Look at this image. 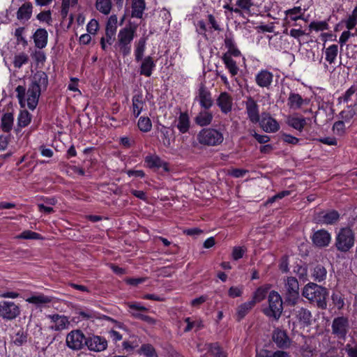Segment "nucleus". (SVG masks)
Masks as SVG:
<instances>
[{
  "label": "nucleus",
  "mask_w": 357,
  "mask_h": 357,
  "mask_svg": "<svg viewBox=\"0 0 357 357\" xmlns=\"http://www.w3.org/2000/svg\"><path fill=\"white\" fill-rule=\"evenodd\" d=\"M47 85L48 77L47 74L43 71H37L31 78V83L26 93H25L26 89L24 86H18L16 88L17 97L20 104H23L26 95L27 106L30 109L33 110L38 105L41 93L46 91Z\"/></svg>",
  "instance_id": "f257e3e1"
},
{
  "label": "nucleus",
  "mask_w": 357,
  "mask_h": 357,
  "mask_svg": "<svg viewBox=\"0 0 357 357\" xmlns=\"http://www.w3.org/2000/svg\"><path fill=\"white\" fill-rule=\"evenodd\" d=\"M303 296L310 301L315 302L321 308L326 307V289L315 283L310 282L305 286Z\"/></svg>",
  "instance_id": "f03ea898"
},
{
  "label": "nucleus",
  "mask_w": 357,
  "mask_h": 357,
  "mask_svg": "<svg viewBox=\"0 0 357 357\" xmlns=\"http://www.w3.org/2000/svg\"><path fill=\"white\" fill-rule=\"evenodd\" d=\"M354 243L355 235L351 228H341L337 233L335 245L338 251L347 252L354 247Z\"/></svg>",
  "instance_id": "7ed1b4c3"
},
{
  "label": "nucleus",
  "mask_w": 357,
  "mask_h": 357,
  "mask_svg": "<svg viewBox=\"0 0 357 357\" xmlns=\"http://www.w3.org/2000/svg\"><path fill=\"white\" fill-rule=\"evenodd\" d=\"M198 142L204 146H214L220 144L224 137L222 132L213 128L202 129L197 135Z\"/></svg>",
  "instance_id": "20e7f679"
},
{
  "label": "nucleus",
  "mask_w": 357,
  "mask_h": 357,
  "mask_svg": "<svg viewBox=\"0 0 357 357\" xmlns=\"http://www.w3.org/2000/svg\"><path fill=\"white\" fill-rule=\"evenodd\" d=\"M135 29L134 28L125 27L121 29L118 33V46L121 54L126 56L131 52V42L135 37Z\"/></svg>",
  "instance_id": "39448f33"
},
{
  "label": "nucleus",
  "mask_w": 357,
  "mask_h": 357,
  "mask_svg": "<svg viewBox=\"0 0 357 357\" xmlns=\"http://www.w3.org/2000/svg\"><path fill=\"white\" fill-rule=\"evenodd\" d=\"M268 307L264 313L270 317L279 319L282 312V301L280 295L275 291H271L268 295Z\"/></svg>",
  "instance_id": "423d86ee"
},
{
  "label": "nucleus",
  "mask_w": 357,
  "mask_h": 357,
  "mask_svg": "<svg viewBox=\"0 0 357 357\" xmlns=\"http://www.w3.org/2000/svg\"><path fill=\"white\" fill-rule=\"evenodd\" d=\"M194 102H197L200 107L204 109H209L213 105V99L209 89L203 84H201L196 91Z\"/></svg>",
  "instance_id": "0eeeda50"
},
{
  "label": "nucleus",
  "mask_w": 357,
  "mask_h": 357,
  "mask_svg": "<svg viewBox=\"0 0 357 357\" xmlns=\"http://www.w3.org/2000/svg\"><path fill=\"white\" fill-rule=\"evenodd\" d=\"M20 314L19 305L13 301H0V317L6 320H13Z\"/></svg>",
  "instance_id": "6e6552de"
},
{
  "label": "nucleus",
  "mask_w": 357,
  "mask_h": 357,
  "mask_svg": "<svg viewBox=\"0 0 357 357\" xmlns=\"http://www.w3.org/2000/svg\"><path fill=\"white\" fill-rule=\"evenodd\" d=\"M85 335L79 330L70 331L66 338V345L73 350L82 349L85 345Z\"/></svg>",
  "instance_id": "1a4fd4ad"
},
{
  "label": "nucleus",
  "mask_w": 357,
  "mask_h": 357,
  "mask_svg": "<svg viewBox=\"0 0 357 357\" xmlns=\"http://www.w3.org/2000/svg\"><path fill=\"white\" fill-rule=\"evenodd\" d=\"M287 301L294 305L298 298L299 284L298 280L294 277H288L284 282Z\"/></svg>",
  "instance_id": "9d476101"
},
{
  "label": "nucleus",
  "mask_w": 357,
  "mask_h": 357,
  "mask_svg": "<svg viewBox=\"0 0 357 357\" xmlns=\"http://www.w3.org/2000/svg\"><path fill=\"white\" fill-rule=\"evenodd\" d=\"M273 74L267 69H261L257 73L255 77L256 84L260 88L269 89L273 82Z\"/></svg>",
  "instance_id": "9b49d317"
},
{
  "label": "nucleus",
  "mask_w": 357,
  "mask_h": 357,
  "mask_svg": "<svg viewBox=\"0 0 357 357\" xmlns=\"http://www.w3.org/2000/svg\"><path fill=\"white\" fill-rule=\"evenodd\" d=\"M349 325V320L344 317H338L334 319L332 324L333 333L338 337L344 338L348 331Z\"/></svg>",
  "instance_id": "f8f14e48"
},
{
  "label": "nucleus",
  "mask_w": 357,
  "mask_h": 357,
  "mask_svg": "<svg viewBox=\"0 0 357 357\" xmlns=\"http://www.w3.org/2000/svg\"><path fill=\"white\" fill-rule=\"evenodd\" d=\"M215 103L222 114H227L232 110L233 98L229 93L222 91L217 97Z\"/></svg>",
  "instance_id": "ddd939ff"
},
{
  "label": "nucleus",
  "mask_w": 357,
  "mask_h": 357,
  "mask_svg": "<svg viewBox=\"0 0 357 357\" xmlns=\"http://www.w3.org/2000/svg\"><path fill=\"white\" fill-rule=\"evenodd\" d=\"M258 123L266 132H276L280 130L278 122L268 113H262Z\"/></svg>",
  "instance_id": "4468645a"
},
{
  "label": "nucleus",
  "mask_w": 357,
  "mask_h": 357,
  "mask_svg": "<svg viewBox=\"0 0 357 357\" xmlns=\"http://www.w3.org/2000/svg\"><path fill=\"white\" fill-rule=\"evenodd\" d=\"M255 3V8L257 9V14H266L268 16L275 18L271 14L274 12L275 8H277V3L275 0H254Z\"/></svg>",
  "instance_id": "2eb2a0df"
},
{
  "label": "nucleus",
  "mask_w": 357,
  "mask_h": 357,
  "mask_svg": "<svg viewBox=\"0 0 357 357\" xmlns=\"http://www.w3.org/2000/svg\"><path fill=\"white\" fill-rule=\"evenodd\" d=\"M47 318L50 319L52 323L50 328L54 331H61L67 329L69 327L70 321L68 318L63 315L58 314H49Z\"/></svg>",
  "instance_id": "dca6fc26"
},
{
  "label": "nucleus",
  "mask_w": 357,
  "mask_h": 357,
  "mask_svg": "<svg viewBox=\"0 0 357 357\" xmlns=\"http://www.w3.org/2000/svg\"><path fill=\"white\" fill-rule=\"evenodd\" d=\"M245 105L248 119L253 123H258L260 119V116L259 105L257 102L252 98L249 97L245 102Z\"/></svg>",
  "instance_id": "f3484780"
},
{
  "label": "nucleus",
  "mask_w": 357,
  "mask_h": 357,
  "mask_svg": "<svg viewBox=\"0 0 357 357\" xmlns=\"http://www.w3.org/2000/svg\"><path fill=\"white\" fill-rule=\"evenodd\" d=\"M85 345L89 350L99 352L106 349L107 342L102 337L93 335L86 338Z\"/></svg>",
  "instance_id": "a211bd4d"
},
{
  "label": "nucleus",
  "mask_w": 357,
  "mask_h": 357,
  "mask_svg": "<svg viewBox=\"0 0 357 357\" xmlns=\"http://www.w3.org/2000/svg\"><path fill=\"white\" fill-rule=\"evenodd\" d=\"M310 103V99L303 98L302 96L296 93L291 92L287 99V105L294 110L300 109L303 106L307 105Z\"/></svg>",
  "instance_id": "6ab92c4d"
},
{
  "label": "nucleus",
  "mask_w": 357,
  "mask_h": 357,
  "mask_svg": "<svg viewBox=\"0 0 357 357\" xmlns=\"http://www.w3.org/2000/svg\"><path fill=\"white\" fill-rule=\"evenodd\" d=\"M340 218V215L336 211H330L328 212H320L314 218L315 221L318 223L325 225H333Z\"/></svg>",
  "instance_id": "aec40b11"
},
{
  "label": "nucleus",
  "mask_w": 357,
  "mask_h": 357,
  "mask_svg": "<svg viewBox=\"0 0 357 357\" xmlns=\"http://www.w3.org/2000/svg\"><path fill=\"white\" fill-rule=\"evenodd\" d=\"M331 241V234L324 229H320L314 233L312 236L313 243L318 247H326Z\"/></svg>",
  "instance_id": "412c9836"
},
{
  "label": "nucleus",
  "mask_w": 357,
  "mask_h": 357,
  "mask_svg": "<svg viewBox=\"0 0 357 357\" xmlns=\"http://www.w3.org/2000/svg\"><path fill=\"white\" fill-rule=\"evenodd\" d=\"M273 340L278 347L284 349L290 345V339L284 331L277 328L273 333Z\"/></svg>",
  "instance_id": "4be33fe9"
},
{
  "label": "nucleus",
  "mask_w": 357,
  "mask_h": 357,
  "mask_svg": "<svg viewBox=\"0 0 357 357\" xmlns=\"http://www.w3.org/2000/svg\"><path fill=\"white\" fill-rule=\"evenodd\" d=\"M145 105L146 102L141 92H137L133 95L132 98V112L135 118L139 116Z\"/></svg>",
  "instance_id": "5701e85b"
},
{
  "label": "nucleus",
  "mask_w": 357,
  "mask_h": 357,
  "mask_svg": "<svg viewBox=\"0 0 357 357\" xmlns=\"http://www.w3.org/2000/svg\"><path fill=\"white\" fill-rule=\"evenodd\" d=\"M33 8L31 2H24L17 11V19L21 22L28 21L32 16Z\"/></svg>",
  "instance_id": "b1692460"
},
{
  "label": "nucleus",
  "mask_w": 357,
  "mask_h": 357,
  "mask_svg": "<svg viewBox=\"0 0 357 357\" xmlns=\"http://www.w3.org/2000/svg\"><path fill=\"white\" fill-rule=\"evenodd\" d=\"M236 5L237 6V8L240 9V13L243 12L248 15L257 14L254 0H237Z\"/></svg>",
  "instance_id": "393cba45"
},
{
  "label": "nucleus",
  "mask_w": 357,
  "mask_h": 357,
  "mask_svg": "<svg viewBox=\"0 0 357 357\" xmlns=\"http://www.w3.org/2000/svg\"><path fill=\"white\" fill-rule=\"evenodd\" d=\"M145 162L150 168H162L165 172L169 171L168 164L164 162L158 155H147Z\"/></svg>",
  "instance_id": "a878e982"
},
{
  "label": "nucleus",
  "mask_w": 357,
  "mask_h": 357,
  "mask_svg": "<svg viewBox=\"0 0 357 357\" xmlns=\"http://www.w3.org/2000/svg\"><path fill=\"white\" fill-rule=\"evenodd\" d=\"M225 45L227 49V52L225 53L223 55H228L229 57L231 58L232 56L238 57L241 56V53L240 50L237 48L234 39L231 36H226L225 39Z\"/></svg>",
  "instance_id": "bb28decb"
},
{
  "label": "nucleus",
  "mask_w": 357,
  "mask_h": 357,
  "mask_svg": "<svg viewBox=\"0 0 357 357\" xmlns=\"http://www.w3.org/2000/svg\"><path fill=\"white\" fill-rule=\"evenodd\" d=\"M213 116L208 109L200 111L195 118V122L199 126L204 127L211 123Z\"/></svg>",
  "instance_id": "cd10ccee"
},
{
  "label": "nucleus",
  "mask_w": 357,
  "mask_h": 357,
  "mask_svg": "<svg viewBox=\"0 0 357 357\" xmlns=\"http://www.w3.org/2000/svg\"><path fill=\"white\" fill-rule=\"evenodd\" d=\"M305 10V8H303L300 6L287 10L284 11L285 20L289 23L290 20L296 21L299 19H302Z\"/></svg>",
  "instance_id": "c85d7f7f"
},
{
  "label": "nucleus",
  "mask_w": 357,
  "mask_h": 357,
  "mask_svg": "<svg viewBox=\"0 0 357 357\" xmlns=\"http://www.w3.org/2000/svg\"><path fill=\"white\" fill-rule=\"evenodd\" d=\"M48 34L45 29H38L33 34L35 45L40 49L44 48L47 43Z\"/></svg>",
  "instance_id": "c756f323"
},
{
  "label": "nucleus",
  "mask_w": 357,
  "mask_h": 357,
  "mask_svg": "<svg viewBox=\"0 0 357 357\" xmlns=\"http://www.w3.org/2000/svg\"><path fill=\"white\" fill-rule=\"evenodd\" d=\"M155 67L153 58L150 56H146L142 61L140 66V74L146 77H150Z\"/></svg>",
  "instance_id": "7c9ffc66"
},
{
  "label": "nucleus",
  "mask_w": 357,
  "mask_h": 357,
  "mask_svg": "<svg viewBox=\"0 0 357 357\" xmlns=\"http://www.w3.org/2000/svg\"><path fill=\"white\" fill-rule=\"evenodd\" d=\"M26 302L35 305L37 307L49 303L52 301V298L43 294H35L26 298Z\"/></svg>",
  "instance_id": "2f4dec72"
},
{
  "label": "nucleus",
  "mask_w": 357,
  "mask_h": 357,
  "mask_svg": "<svg viewBox=\"0 0 357 357\" xmlns=\"http://www.w3.org/2000/svg\"><path fill=\"white\" fill-rule=\"evenodd\" d=\"M14 116L12 113L4 114L1 119L0 129L4 132H10L13 127Z\"/></svg>",
  "instance_id": "473e14b6"
},
{
  "label": "nucleus",
  "mask_w": 357,
  "mask_h": 357,
  "mask_svg": "<svg viewBox=\"0 0 357 357\" xmlns=\"http://www.w3.org/2000/svg\"><path fill=\"white\" fill-rule=\"evenodd\" d=\"M146 8L144 0H132V17L142 18Z\"/></svg>",
  "instance_id": "72a5a7b5"
},
{
  "label": "nucleus",
  "mask_w": 357,
  "mask_h": 357,
  "mask_svg": "<svg viewBox=\"0 0 357 357\" xmlns=\"http://www.w3.org/2000/svg\"><path fill=\"white\" fill-rule=\"evenodd\" d=\"M95 6L100 13L107 15L112 10V3L111 0H96Z\"/></svg>",
  "instance_id": "f704fd0d"
},
{
  "label": "nucleus",
  "mask_w": 357,
  "mask_h": 357,
  "mask_svg": "<svg viewBox=\"0 0 357 357\" xmlns=\"http://www.w3.org/2000/svg\"><path fill=\"white\" fill-rule=\"evenodd\" d=\"M222 59L231 75H236L239 71V68L237 66L236 62L232 58L229 57V54L223 55Z\"/></svg>",
  "instance_id": "c9c22d12"
},
{
  "label": "nucleus",
  "mask_w": 357,
  "mask_h": 357,
  "mask_svg": "<svg viewBox=\"0 0 357 357\" xmlns=\"http://www.w3.org/2000/svg\"><path fill=\"white\" fill-rule=\"evenodd\" d=\"M146 38H141L135 44V56L136 61L142 60L146 50Z\"/></svg>",
  "instance_id": "e433bc0d"
},
{
  "label": "nucleus",
  "mask_w": 357,
  "mask_h": 357,
  "mask_svg": "<svg viewBox=\"0 0 357 357\" xmlns=\"http://www.w3.org/2000/svg\"><path fill=\"white\" fill-rule=\"evenodd\" d=\"M338 54L337 45H331L325 50V59L330 64L334 63Z\"/></svg>",
  "instance_id": "4c0bfd02"
},
{
  "label": "nucleus",
  "mask_w": 357,
  "mask_h": 357,
  "mask_svg": "<svg viewBox=\"0 0 357 357\" xmlns=\"http://www.w3.org/2000/svg\"><path fill=\"white\" fill-rule=\"evenodd\" d=\"M189 126H190V121H189L188 115L186 113H181V114L178 117V124H177L178 129L179 130V131L181 132L185 133L188 130Z\"/></svg>",
  "instance_id": "58836bf2"
},
{
  "label": "nucleus",
  "mask_w": 357,
  "mask_h": 357,
  "mask_svg": "<svg viewBox=\"0 0 357 357\" xmlns=\"http://www.w3.org/2000/svg\"><path fill=\"white\" fill-rule=\"evenodd\" d=\"M288 124L294 129L302 131L306 124L304 118L290 117L288 119Z\"/></svg>",
  "instance_id": "ea45409f"
},
{
  "label": "nucleus",
  "mask_w": 357,
  "mask_h": 357,
  "mask_svg": "<svg viewBox=\"0 0 357 357\" xmlns=\"http://www.w3.org/2000/svg\"><path fill=\"white\" fill-rule=\"evenodd\" d=\"M185 322L187 324L184 329L185 332H189L192 329L198 331L203 328V324L200 319L192 320L190 317H187L185 319Z\"/></svg>",
  "instance_id": "a19ab883"
},
{
  "label": "nucleus",
  "mask_w": 357,
  "mask_h": 357,
  "mask_svg": "<svg viewBox=\"0 0 357 357\" xmlns=\"http://www.w3.org/2000/svg\"><path fill=\"white\" fill-rule=\"evenodd\" d=\"M254 306V301H250L239 305L237 309L238 319H243Z\"/></svg>",
  "instance_id": "79ce46f5"
},
{
  "label": "nucleus",
  "mask_w": 357,
  "mask_h": 357,
  "mask_svg": "<svg viewBox=\"0 0 357 357\" xmlns=\"http://www.w3.org/2000/svg\"><path fill=\"white\" fill-rule=\"evenodd\" d=\"M31 120V115L26 110L21 111L17 117L18 126L23 128L28 126Z\"/></svg>",
  "instance_id": "37998d69"
},
{
  "label": "nucleus",
  "mask_w": 357,
  "mask_h": 357,
  "mask_svg": "<svg viewBox=\"0 0 357 357\" xmlns=\"http://www.w3.org/2000/svg\"><path fill=\"white\" fill-rule=\"evenodd\" d=\"M326 274L327 271L326 268L321 265H318L314 268L312 277L314 280L321 282L326 279Z\"/></svg>",
  "instance_id": "c03bdc74"
},
{
  "label": "nucleus",
  "mask_w": 357,
  "mask_h": 357,
  "mask_svg": "<svg viewBox=\"0 0 357 357\" xmlns=\"http://www.w3.org/2000/svg\"><path fill=\"white\" fill-rule=\"evenodd\" d=\"M117 24L118 18L116 15H112L107 20L105 32L112 33L116 35Z\"/></svg>",
  "instance_id": "a18cd8bd"
},
{
  "label": "nucleus",
  "mask_w": 357,
  "mask_h": 357,
  "mask_svg": "<svg viewBox=\"0 0 357 357\" xmlns=\"http://www.w3.org/2000/svg\"><path fill=\"white\" fill-rule=\"evenodd\" d=\"M139 354L146 357H158L155 348L150 344H142L139 351Z\"/></svg>",
  "instance_id": "49530a36"
},
{
  "label": "nucleus",
  "mask_w": 357,
  "mask_h": 357,
  "mask_svg": "<svg viewBox=\"0 0 357 357\" xmlns=\"http://www.w3.org/2000/svg\"><path fill=\"white\" fill-rule=\"evenodd\" d=\"M204 347L215 357H225L218 343L206 344Z\"/></svg>",
  "instance_id": "de8ad7c7"
},
{
  "label": "nucleus",
  "mask_w": 357,
  "mask_h": 357,
  "mask_svg": "<svg viewBox=\"0 0 357 357\" xmlns=\"http://www.w3.org/2000/svg\"><path fill=\"white\" fill-rule=\"evenodd\" d=\"M357 25V6L354 8L351 13L345 21V26L348 30L353 29Z\"/></svg>",
  "instance_id": "09e8293b"
},
{
  "label": "nucleus",
  "mask_w": 357,
  "mask_h": 357,
  "mask_svg": "<svg viewBox=\"0 0 357 357\" xmlns=\"http://www.w3.org/2000/svg\"><path fill=\"white\" fill-rule=\"evenodd\" d=\"M28 61L29 56L24 52H21L15 56L13 59V65L15 68H20L24 64L27 63Z\"/></svg>",
  "instance_id": "8fccbe9b"
},
{
  "label": "nucleus",
  "mask_w": 357,
  "mask_h": 357,
  "mask_svg": "<svg viewBox=\"0 0 357 357\" xmlns=\"http://www.w3.org/2000/svg\"><path fill=\"white\" fill-rule=\"evenodd\" d=\"M297 318L304 324H310L311 319V313L305 308H299L296 310Z\"/></svg>",
  "instance_id": "3c124183"
},
{
  "label": "nucleus",
  "mask_w": 357,
  "mask_h": 357,
  "mask_svg": "<svg viewBox=\"0 0 357 357\" xmlns=\"http://www.w3.org/2000/svg\"><path fill=\"white\" fill-rule=\"evenodd\" d=\"M140 343L139 339L137 337H131L130 340L124 341L123 342V348L127 351H132L134 349L137 348Z\"/></svg>",
  "instance_id": "603ef678"
},
{
  "label": "nucleus",
  "mask_w": 357,
  "mask_h": 357,
  "mask_svg": "<svg viewBox=\"0 0 357 357\" xmlns=\"http://www.w3.org/2000/svg\"><path fill=\"white\" fill-rule=\"evenodd\" d=\"M309 28L315 31H320L328 30L329 26L326 21H313L310 24Z\"/></svg>",
  "instance_id": "864d4df0"
},
{
  "label": "nucleus",
  "mask_w": 357,
  "mask_h": 357,
  "mask_svg": "<svg viewBox=\"0 0 357 357\" xmlns=\"http://www.w3.org/2000/svg\"><path fill=\"white\" fill-rule=\"evenodd\" d=\"M137 125L139 130L144 132L151 130L152 127L151 121L148 117H140Z\"/></svg>",
  "instance_id": "5fc2aeb1"
},
{
  "label": "nucleus",
  "mask_w": 357,
  "mask_h": 357,
  "mask_svg": "<svg viewBox=\"0 0 357 357\" xmlns=\"http://www.w3.org/2000/svg\"><path fill=\"white\" fill-rule=\"evenodd\" d=\"M36 18L40 22H45L48 25H51L52 22V12L51 10H45L39 13L36 15Z\"/></svg>",
  "instance_id": "6e6d98bb"
},
{
  "label": "nucleus",
  "mask_w": 357,
  "mask_h": 357,
  "mask_svg": "<svg viewBox=\"0 0 357 357\" xmlns=\"http://www.w3.org/2000/svg\"><path fill=\"white\" fill-rule=\"evenodd\" d=\"M355 114V111L352 107H347L340 112V115L344 121L349 122L353 119Z\"/></svg>",
  "instance_id": "4d7b16f0"
},
{
  "label": "nucleus",
  "mask_w": 357,
  "mask_h": 357,
  "mask_svg": "<svg viewBox=\"0 0 357 357\" xmlns=\"http://www.w3.org/2000/svg\"><path fill=\"white\" fill-rule=\"evenodd\" d=\"M16 238L21 239H40L41 236L38 233L32 231L31 230H25Z\"/></svg>",
  "instance_id": "13d9d810"
},
{
  "label": "nucleus",
  "mask_w": 357,
  "mask_h": 357,
  "mask_svg": "<svg viewBox=\"0 0 357 357\" xmlns=\"http://www.w3.org/2000/svg\"><path fill=\"white\" fill-rule=\"evenodd\" d=\"M13 342L16 345H22L26 342V335L24 334V331H20L13 337Z\"/></svg>",
  "instance_id": "bf43d9fd"
},
{
  "label": "nucleus",
  "mask_w": 357,
  "mask_h": 357,
  "mask_svg": "<svg viewBox=\"0 0 357 357\" xmlns=\"http://www.w3.org/2000/svg\"><path fill=\"white\" fill-rule=\"evenodd\" d=\"M266 296V291L261 288H259L254 294L251 301H254V305L256 303L261 301Z\"/></svg>",
  "instance_id": "052dcab7"
},
{
  "label": "nucleus",
  "mask_w": 357,
  "mask_h": 357,
  "mask_svg": "<svg viewBox=\"0 0 357 357\" xmlns=\"http://www.w3.org/2000/svg\"><path fill=\"white\" fill-rule=\"evenodd\" d=\"M128 306L129 309L130 310V313L135 312H145L147 311L148 309L142 305L140 303H128Z\"/></svg>",
  "instance_id": "680f3d73"
},
{
  "label": "nucleus",
  "mask_w": 357,
  "mask_h": 357,
  "mask_svg": "<svg viewBox=\"0 0 357 357\" xmlns=\"http://www.w3.org/2000/svg\"><path fill=\"white\" fill-rule=\"evenodd\" d=\"M98 28H99V23L95 19L91 20L86 26L87 31L90 34H95L97 32Z\"/></svg>",
  "instance_id": "e2e57ef3"
},
{
  "label": "nucleus",
  "mask_w": 357,
  "mask_h": 357,
  "mask_svg": "<svg viewBox=\"0 0 357 357\" xmlns=\"http://www.w3.org/2000/svg\"><path fill=\"white\" fill-rule=\"evenodd\" d=\"M332 300L333 304L337 307V309L340 310L344 307V299L340 294H333L332 295Z\"/></svg>",
  "instance_id": "0e129e2a"
},
{
  "label": "nucleus",
  "mask_w": 357,
  "mask_h": 357,
  "mask_svg": "<svg viewBox=\"0 0 357 357\" xmlns=\"http://www.w3.org/2000/svg\"><path fill=\"white\" fill-rule=\"evenodd\" d=\"M78 314L83 319H93L98 317L96 313L91 310H81Z\"/></svg>",
  "instance_id": "69168bd1"
},
{
  "label": "nucleus",
  "mask_w": 357,
  "mask_h": 357,
  "mask_svg": "<svg viewBox=\"0 0 357 357\" xmlns=\"http://www.w3.org/2000/svg\"><path fill=\"white\" fill-rule=\"evenodd\" d=\"M246 249L243 247H234L232 251V257L234 260H238L243 257Z\"/></svg>",
  "instance_id": "338daca9"
},
{
  "label": "nucleus",
  "mask_w": 357,
  "mask_h": 357,
  "mask_svg": "<svg viewBox=\"0 0 357 357\" xmlns=\"http://www.w3.org/2000/svg\"><path fill=\"white\" fill-rule=\"evenodd\" d=\"M333 130L335 133L342 135L344 132L345 126L343 121H339L334 123Z\"/></svg>",
  "instance_id": "774afa93"
}]
</instances>
